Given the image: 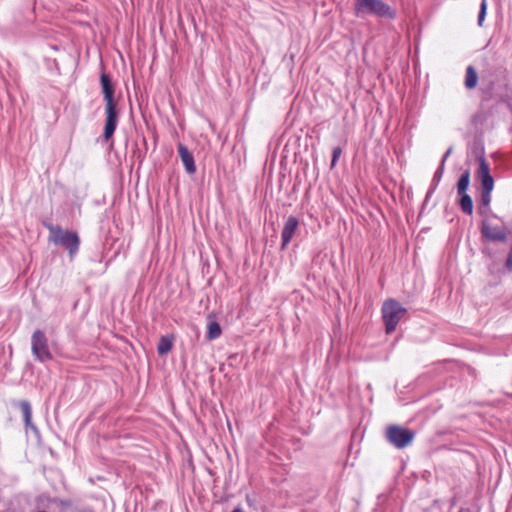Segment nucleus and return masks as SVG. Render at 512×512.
I'll list each match as a JSON object with an SVG mask.
<instances>
[{
	"instance_id": "f257e3e1",
	"label": "nucleus",
	"mask_w": 512,
	"mask_h": 512,
	"mask_svg": "<svg viewBox=\"0 0 512 512\" xmlns=\"http://www.w3.org/2000/svg\"><path fill=\"white\" fill-rule=\"evenodd\" d=\"M44 226L49 231V242L65 248L68 251L70 259L73 260L79 251V235L74 231L63 229L51 223H44Z\"/></svg>"
},
{
	"instance_id": "f03ea898",
	"label": "nucleus",
	"mask_w": 512,
	"mask_h": 512,
	"mask_svg": "<svg viewBox=\"0 0 512 512\" xmlns=\"http://www.w3.org/2000/svg\"><path fill=\"white\" fill-rule=\"evenodd\" d=\"M355 13L358 17L373 15L394 20L397 11L382 0H355Z\"/></svg>"
},
{
	"instance_id": "7ed1b4c3",
	"label": "nucleus",
	"mask_w": 512,
	"mask_h": 512,
	"mask_svg": "<svg viewBox=\"0 0 512 512\" xmlns=\"http://www.w3.org/2000/svg\"><path fill=\"white\" fill-rule=\"evenodd\" d=\"M381 312L385 331L387 334H391L396 330L398 323L407 313V309L395 299H388L383 303Z\"/></svg>"
},
{
	"instance_id": "20e7f679",
	"label": "nucleus",
	"mask_w": 512,
	"mask_h": 512,
	"mask_svg": "<svg viewBox=\"0 0 512 512\" xmlns=\"http://www.w3.org/2000/svg\"><path fill=\"white\" fill-rule=\"evenodd\" d=\"M387 441L397 449L409 446L415 438V432L398 425H390L385 433Z\"/></svg>"
},
{
	"instance_id": "39448f33",
	"label": "nucleus",
	"mask_w": 512,
	"mask_h": 512,
	"mask_svg": "<svg viewBox=\"0 0 512 512\" xmlns=\"http://www.w3.org/2000/svg\"><path fill=\"white\" fill-rule=\"evenodd\" d=\"M31 350L35 359L41 363L52 360L48 339L42 330H35L31 337Z\"/></svg>"
},
{
	"instance_id": "423d86ee",
	"label": "nucleus",
	"mask_w": 512,
	"mask_h": 512,
	"mask_svg": "<svg viewBox=\"0 0 512 512\" xmlns=\"http://www.w3.org/2000/svg\"><path fill=\"white\" fill-rule=\"evenodd\" d=\"M481 233L492 242H505L507 240V229L503 223L493 224L489 220H484L481 224Z\"/></svg>"
},
{
	"instance_id": "0eeeda50",
	"label": "nucleus",
	"mask_w": 512,
	"mask_h": 512,
	"mask_svg": "<svg viewBox=\"0 0 512 512\" xmlns=\"http://www.w3.org/2000/svg\"><path fill=\"white\" fill-rule=\"evenodd\" d=\"M105 126L103 137L106 141H109L117 128L119 112L117 110V103H105Z\"/></svg>"
},
{
	"instance_id": "6e6552de",
	"label": "nucleus",
	"mask_w": 512,
	"mask_h": 512,
	"mask_svg": "<svg viewBox=\"0 0 512 512\" xmlns=\"http://www.w3.org/2000/svg\"><path fill=\"white\" fill-rule=\"evenodd\" d=\"M477 178L481 182V190L492 192L494 188V179L490 173L489 164L485 158H479V168L477 171Z\"/></svg>"
},
{
	"instance_id": "1a4fd4ad",
	"label": "nucleus",
	"mask_w": 512,
	"mask_h": 512,
	"mask_svg": "<svg viewBox=\"0 0 512 512\" xmlns=\"http://www.w3.org/2000/svg\"><path fill=\"white\" fill-rule=\"evenodd\" d=\"M299 227V220L295 216H289L284 223L281 232V249L284 250L291 242Z\"/></svg>"
},
{
	"instance_id": "9d476101",
	"label": "nucleus",
	"mask_w": 512,
	"mask_h": 512,
	"mask_svg": "<svg viewBox=\"0 0 512 512\" xmlns=\"http://www.w3.org/2000/svg\"><path fill=\"white\" fill-rule=\"evenodd\" d=\"M177 151H178L179 157L185 167L186 172L188 174H194L196 172V165H195L193 154L182 143H178Z\"/></svg>"
},
{
	"instance_id": "9b49d317",
	"label": "nucleus",
	"mask_w": 512,
	"mask_h": 512,
	"mask_svg": "<svg viewBox=\"0 0 512 512\" xmlns=\"http://www.w3.org/2000/svg\"><path fill=\"white\" fill-rule=\"evenodd\" d=\"M100 84L102 88V93L104 96L105 103H113L116 102L114 99V85L112 83V80L110 76L106 73H102L100 76Z\"/></svg>"
},
{
	"instance_id": "f8f14e48",
	"label": "nucleus",
	"mask_w": 512,
	"mask_h": 512,
	"mask_svg": "<svg viewBox=\"0 0 512 512\" xmlns=\"http://www.w3.org/2000/svg\"><path fill=\"white\" fill-rule=\"evenodd\" d=\"M20 408L23 414L25 427L36 431V426L32 423V410L30 403L26 400H23L20 402Z\"/></svg>"
},
{
	"instance_id": "ddd939ff",
	"label": "nucleus",
	"mask_w": 512,
	"mask_h": 512,
	"mask_svg": "<svg viewBox=\"0 0 512 512\" xmlns=\"http://www.w3.org/2000/svg\"><path fill=\"white\" fill-rule=\"evenodd\" d=\"M478 81V74L475 70V68L471 65H469L466 68V75H465V87L467 89H473L476 87Z\"/></svg>"
},
{
	"instance_id": "4468645a",
	"label": "nucleus",
	"mask_w": 512,
	"mask_h": 512,
	"mask_svg": "<svg viewBox=\"0 0 512 512\" xmlns=\"http://www.w3.org/2000/svg\"><path fill=\"white\" fill-rule=\"evenodd\" d=\"M460 196L459 205L461 207V210L467 214L471 215L473 212V200L470 195L467 193L464 194H458Z\"/></svg>"
},
{
	"instance_id": "2eb2a0df",
	"label": "nucleus",
	"mask_w": 512,
	"mask_h": 512,
	"mask_svg": "<svg viewBox=\"0 0 512 512\" xmlns=\"http://www.w3.org/2000/svg\"><path fill=\"white\" fill-rule=\"evenodd\" d=\"M173 346V338L162 336L157 344V352L159 355L167 354Z\"/></svg>"
},
{
	"instance_id": "dca6fc26",
	"label": "nucleus",
	"mask_w": 512,
	"mask_h": 512,
	"mask_svg": "<svg viewBox=\"0 0 512 512\" xmlns=\"http://www.w3.org/2000/svg\"><path fill=\"white\" fill-rule=\"evenodd\" d=\"M491 203V192L481 190L480 195V206L478 208L479 214L486 215L489 211V205Z\"/></svg>"
},
{
	"instance_id": "f3484780",
	"label": "nucleus",
	"mask_w": 512,
	"mask_h": 512,
	"mask_svg": "<svg viewBox=\"0 0 512 512\" xmlns=\"http://www.w3.org/2000/svg\"><path fill=\"white\" fill-rule=\"evenodd\" d=\"M470 185V171L465 170L457 182V193L464 194L466 193L468 187Z\"/></svg>"
},
{
	"instance_id": "a211bd4d",
	"label": "nucleus",
	"mask_w": 512,
	"mask_h": 512,
	"mask_svg": "<svg viewBox=\"0 0 512 512\" xmlns=\"http://www.w3.org/2000/svg\"><path fill=\"white\" fill-rule=\"evenodd\" d=\"M222 330L217 321H210L207 325L206 338L208 340H215L221 336Z\"/></svg>"
},
{
	"instance_id": "6ab92c4d",
	"label": "nucleus",
	"mask_w": 512,
	"mask_h": 512,
	"mask_svg": "<svg viewBox=\"0 0 512 512\" xmlns=\"http://www.w3.org/2000/svg\"><path fill=\"white\" fill-rule=\"evenodd\" d=\"M444 169H445V167H443V163H440L437 170L435 171V173L433 175L431 185H435V187L437 188V186L440 183L442 176L444 174Z\"/></svg>"
},
{
	"instance_id": "aec40b11",
	"label": "nucleus",
	"mask_w": 512,
	"mask_h": 512,
	"mask_svg": "<svg viewBox=\"0 0 512 512\" xmlns=\"http://www.w3.org/2000/svg\"><path fill=\"white\" fill-rule=\"evenodd\" d=\"M487 13V0H481L477 23L481 27Z\"/></svg>"
},
{
	"instance_id": "412c9836",
	"label": "nucleus",
	"mask_w": 512,
	"mask_h": 512,
	"mask_svg": "<svg viewBox=\"0 0 512 512\" xmlns=\"http://www.w3.org/2000/svg\"><path fill=\"white\" fill-rule=\"evenodd\" d=\"M342 154V148L340 146H336L332 151V160H331V168L335 167L337 161L339 160Z\"/></svg>"
},
{
	"instance_id": "4be33fe9",
	"label": "nucleus",
	"mask_w": 512,
	"mask_h": 512,
	"mask_svg": "<svg viewBox=\"0 0 512 512\" xmlns=\"http://www.w3.org/2000/svg\"><path fill=\"white\" fill-rule=\"evenodd\" d=\"M505 268L507 269L508 272H512V247L510 248V251L507 256Z\"/></svg>"
},
{
	"instance_id": "5701e85b",
	"label": "nucleus",
	"mask_w": 512,
	"mask_h": 512,
	"mask_svg": "<svg viewBox=\"0 0 512 512\" xmlns=\"http://www.w3.org/2000/svg\"><path fill=\"white\" fill-rule=\"evenodd\" d=\"M452 150L453 148L452 147H449L447 149V151L445 152V154L443 155L442 159H441V162L440 163H443V167H445V163H446V160L448 159V157L450 156V154L452 153Z\"/></svg>"
},
{
	"instance_id": "b1692460",
	"label": "nucleus",
	"mask_w": 512,
	"mask_h": 512,
	"mask_svg": "<svg viewBox=\"0 0 512 512\" xmlns=\"http://www.w3.org/2000/svg\"><path fill=\"white\" fill-rule=\"evenodd\" d=\"M435 190H436L435 185H430V188L428 189L426 197H425V202H427L430 199V197L433 195Z\"/></svg>"
},
{
	"instance_id": "393cba45",
	"label": "nucleus",
	"mask_w": 512,
	"mask_h": 512,
	"mask_svg": "<svg viewBox=\"0 0 512 512\" xmlns=\"http://www.w3.org/2000/svg\"><path fill=\"white\" fill-rule=\"evenodd\" d=\"M232 512H244V510L241 507H236Z\"/></svg>"
},
{
	"instance_id": "a878e982",
	"label": "nucleus",
	"mask_w": 512,
	"mask_h": 512,
	"mask_svg": "<svg viewBox=\"0 0 512 512\" xmlns=\"http://www.w3.org/2000/svg\"><path fill=\"white\" fill-rule=\"evenodd\" d=\"M38 512H46V511H38Z\"/></svg>"
}]
</instances>
